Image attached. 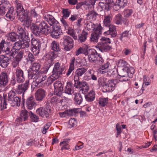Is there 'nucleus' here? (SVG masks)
Wrapping results in <instances>:
<instances>
[{
	"instance_id": "14",
	"label": "nucleus",
	"mask_w": 157,
	"mask_h": 157,
	"mask_svg": "<svg viewBox=\"0 0 157 157\" xmlns=\"http://www.w3.org/2000/svg\"><path fill=\"white\" fill-rule=\"evenodd\" d=\"M46 92L42 88L38 89L35 93L36 99L37 101H41L46 95Z\"/></svg>"
},
{
	"instance_id": "18",
	"label": "nucleus",
	"mask_w": 157,
	"mask_h": 157,
	"mask_svg": "<svg viewBox=\"0 0 157 157\" xmlns=\"http://www.w3.org/2000/svg\"><path fill=\"white\" fill-rule=\"evenodd\" d=\"M21 98L16 96L10 100H8L7 102V105H11L12 106H19L20 105L21 101Z\"/></svg>"
},
{
	"instance_id": "17",
	"label": "nucleus",
	"mask_w": 157,
	"mask_h": 157,
	"mask_svg": "<svg viewBox=\"0 0 157 157\" xmlns=\"http://www.w3.org/2000/svg\"><path fill=\"white\" fill-rule=\"evenodd\" d=\"M8 76L6 72H3L0 74V85L6 86L8 82Z\"/></svg>"
},
{
	"instance_id": "43",
	"label": "nucleus",
	"mask_w": 157,
	"mask_h": 157,
	"mask_svg": "<svg viewBox=\"0 0 157 157\" xmlns=\"http://www.w3.org/2000/svg\"><path fill=\"white\" fill-rule=\"evenodd\" d=\"M75 100L76 103L78 105L80 104L82 101V97L79 93H76L74 98Z\"/></svg>"
},
{
	"instance_id": "32",
	"label": "nucleus",
	"mask_w": 157,
	"mask_h": 157,
	"mask_svg": "<svg viewBox=\"0 0 157 157\" xmlns=\"http://www.w3.org/2000/svg\"><path fill=\"white\" fill-rule=\"evenodd\" d=\"M95 98V92L94 90H91L88 94L85 95L86 100L88 102L93 101Z\"/></svg>"
},
{
	"instance_id": "31",
	"label": "nucleus",
	"mask_w": 157,
	"mask_h": 157,
	"mask_svg": "<svg viewBox=\"0 0 157 157\" xmlns=\"http://www.w3.org/2000/svg\"><path fill=\"white\" fill-rule=\"evenodd\" d=\"M88 33L83 30L81 34L78 36V41L79 42L82 43L84 42L86 40Z\"/></svg>"
},
{
	"instance_id": "59",
	"label": "nucleus",
	"mask_w": 157,
	"mask_h": 157,
	"mask_svg": "<svg viewBox=\"0 0 157 157\" xmlns=\"http://www.w3.org/2000/svg\"><path fill=\"white\" fill-rule=\"evenodd\" d=\"M29 115L30 116V118L33 121L36 122L37 121L38 118L36 115L34 114L31 112H29Z\"/></svg>"
},
{
	"instance_id": "23",
	"label": "nucleus",
	"mask_w": 157,
	"mask_h": 157,
	"mask_svg": "<svg viewBox=\"0 0 157 157\" xmlns=\"http://www.w3.org/2000/svg\"><path fill=\"white\" fill-rule=\"evenodd\" d=\"M15 16L16 11L13 7L12 6L9 7L6 15V17L9 19L13 21L14 19Z\"/></svg>"
},
{
	"instance_id": "19",
	"label": "nucleus",
	"mask_w": 157,
	"mask_h": 157,
	"mask_svg": "<svg viewBox=\"0 0 157 157\" xmlns=\"http://www.w3.org/2000/svg\"><path fill=\"white\" fill-rule=\"evenodd\" d=\"M23 51H20L14 58L12 62V66L13 67H16L18 65L19 61L23 57Z\"/></svg>"
},
{
	"instance_id": "6",
	"label": "nucleus",
	"mask_w": 157,
	"mask_h": 157,
	"mask_svg": "<svg viewBox=\"0 0 157 157\" xmlns=\"http://www.w3.org/2000/svg\"><path fill=\"white\" fill-rule=\"evenodd\" d=\"M29 12H26L21 16L17 17L19 20L21 22L24 21L23 24L27 27H29L33 19L29 15Z\"/></svg>"
},
{
	"instance_id": "28",
	"label": "nucleus",
	"mask_w": 157,
	"mask_h": 157,
	"mask_svg": "<svg viewBox=\"0 0 157 157\" xmlns=\"http://www.w3.org/2000/svg\"><path fill=\"white\" fill-rule=\"evenodd\" d=\"M117 83V80L116 79H112L109 80L105 84V87L106 88H108V90H112L115 86Z\"/></svg>"
},
{
	"instance_id": "58",
	"label": "nucleus",
	"mask_w": 157,
	"mask_h": 157,
	"mask_svg": "<svg viewBox=\"0 0 157 157\" xmlns=\"http://www.w3.org/2000/svg\"><path fill=\"white\" fill-rule=\"evenodd\" d=\"M77 110L78 109H71L69 110H66L67 112V116H71L75 114L76 113H78Z\"/></svg>"
},
{
	"instance_id": "26",
	"label": "nucleus",
	"mask_w": 157,
	"mask_h": 157,
	"mask_svg": "<svg viewBox=\"0 0 157 157\" xmlns=\"http://www.w3.org/2000/svg\"><path fill=\"white\" fill-rule=\"evenodd\" d=\"M74 79L75 82L74 86L76 88H81L82 87L87 85V82L84 81H79V77L74 76Z\"/></svg>"
},
{
	"instance_id": "11",
	"label": "nucleus",
	"mask_w": 157,
	"mask_h": 157,
	"mask_svg": "<svg viewBox=\"0 0 157 157\" xmlns=\"http://www.w3.org/2000/svg\"><path fill=\"white\" fill-rule=\"evenodd\" d=\"M52 31H51V36L54 38L57 39L62 33V30L58 24L52 26Z\"/></svg>"
},
{
	"instance_id": "63",
	"label": "nucleus",
	"mask_w": 157,
	"mask_h": 157,
	"mask_svg": "<svg viewBox=\"0 0 157 157\" xmlns=\"http://www.w3.org/2000/svg\"><path fill=\"white\" fill-rule=\"evenodd\" d=\"M59 102L58 98L56 96H54L52 98L51 102L55 104H56Z\"/></svg>"
},
{
	"instance_id": "16",
	"label": "nucleus",
	"mask_w": 157,
	"mask_h": 157,
	"mask_svg": "<svg viewBox=\"0 0 157 157\" xmlns=\"http://www.w3.org/2000/svg\"><path fill=\"white\" fill-rule=\"evenodd\" d=\"M40 65L38 63H33L32 64L30 69L31 71L29 72L28 76H30V75H34L36 73H38V71L40 69Z\"/></svg>"
},
{
	"instance_id": "1",
	"label": "nucleus",
	"mask_w": 157,
	"mask_h": 157,
	"mask_svg": "<svg viewBox=\"0 0 157 157\" xmlns=\"http://www.w3.org/2000/svg\"><path fill=\"white\" fill-rule=\"evenodd\" d=\"M35 24L32 25V29L33 34L36 36H40L43 33H48L51 32L50 27L44 21L39 22V21H33Z\"/></svg>"
},
{
	"instance_id": "48",
	"label": "nucleus",
	"mask_w": 157,
	"mask_h": 157,
	"mask_svg": "<svg viewBox=\"0 0 157 157\" xmlns=\"http://www.w3.org/2000/svg\"><path fill=\"white\" fill-rule=\"evenodd\" d=\"M86 28L87 30L89 31L93 30L94 31L95 30V25L93 23L89 22L86 23Z\"/></svg>"
},
{
	"instance_id": "27",
	"label": "nucleus",
	"mask_w": 157,
	"mask_h": 157,
	"mask_svg": "<svg viewBox=\"0 0 157 157\" xmlns=\"http://www.w3.org/2000/svg\"><path fill=\"white\" fill-rule=\"evenodd\" d=\"M16 7L17 9L16 12L17 13V17L20 16H21V17H22V15H23V14L25 13L26 12H28L27 10H25L21 3H17Z\"/></svg>"
},
{
	"instance_id": "40",
	"label": "nucleus",
	"mask_w": 157,
	"mask_h": 157,
	"mask_svg": "<svg viewBox=\"0 0 157 157\" xmlns=\"http://www.w3.org/2000/svg\"><path fill=\"white\" fill-rule=\"evenodd\" d=\"M30 39H28L24 40H23L21 41V47L22 48H28L30 46Z\"/></svg>"
},
{
	"instance_id": "57",
	"label": "nucleus",
	"mask_w": 157,
	"mask_h": 157,
	"mask_svg": "<svg viewBox=\"0 0 157 157\" xmlns=\"http://www.w3.org/2000/svg\"><path fill=\"white\" fill-rule=\"evenodd\" d=\"M76 123V121L75 118H71L68 122V127L71 128L74 126Z\"/></svg>"
},
{
	"instance_id": "45",
	"label": "nucleus",
	"mask_w": 157,
	"mask_h": 157,
	"mask_svg": "<svg viewBox=\"0 0 157 157\" xmlns=\"http://www.w3.org/2000/svg\"><path fill=\"white\" fill-rule=\"evenodd\" d=\"M129 72L128 67H125L124 68H122V70L120 71L119 75L120 77H122L124 75H126V76H127V75H128V73Z\"/></svg>"
},
{
	"instance_id": "39",
	"label": "nucleus",
	"mask_w": 157,
	"mask_h": 157,
	"mask_svg": "<svg viewBox=\"0 0 157 157\" xmlns=\"http://www.w3.org/2000/svg\"><path fill=\"white\" fill-rule=\"evenodd\" d=\"M63 70L64 69L60 66V64L57 62L55 63L53 71L54 72H58L59 73H62Z\"/></svg>"
},
{
	"instance_id": "55",
	"label": "nucleus",
	"mask_w": 157,
	"mask_h": 157,
	"mask_svg": "<svg viewBox=\"0 0 157 157\" xmlns=\"http://www.w3.org/2000/svg\"><path fill=\"white\" fill-rule=\"evenodd\" d=\"M47 62L48 63H50L47 66L45 67L44 68V71H42L43 72L42 73H44L45 74L48 72L50 67L52 65V63L53 62V60L52 59H49L48 60Z\"/></svg>"
},
{
	"instance_id": "21",
	"label": "nucleus",
	"mask_w": 157,
	"mask_h": 157,
	"mask_svg": "<svg viewBox=\"0 0 157 157\" xmlns=\"http://www.w3.org/2000/svg\"><path fill=\"white\" fill-rule=\"evenodd\" d=\"M10 63L8 57L4 55H0V65L3 68L6 67Z\"/></svg>"
},
{
	"instance_id": "60",
	"label": "nucleus",
	"mask_w": 157,
	"mask_h": 157,
	"mask_svg": "<svg viewBox=\"0 0 157 157\" xmlns=\"http://www.w3.org/2000/svg\"><path fill=\"white\" fill-rule=\"evenodd\" d=\"M15 96V94L13 90L10 91L8 94V100H10L14 98Z\"/></svg>"
},
{
	"instance_id": "46",
	"label": "nucleus",
	"mask_w": 157,
	"mask_h": 157,
	"mask_svg": "<svg viewBox=\"0 0 157 157\" xmlns=\"http://www.w3.org/2000/svg\"><path fill=\"white\" fill-rule=\"evenodd\" d=\"M116 2L120 8H123L127 5V0H117Z\"/></svg>"
},
{
	"instance_id": "38",
	"label": "nucleus",
	"mask_w": 157,
	"mask_h": 157,
	"mask_svg": "<svg viewBox=\"0 0 157 157\" xmlns=\"http://www.w3.org/2000/svg\"><path fill=\"white\" fill-rule=\"evenodd\" d=\"M98 103L100 106L103 107L106 105L108 103V98L101 97L99 98Z\"/></svg>"
},
{
	"instance_id": "29",
	"label": "nucleus",
	"mask_w": 157,
	"mask_h": 157,
	"mask_svg": "<svg viewBox=\"0 0 157 157\" xmlns=\"http://www.w3.org/2000/svg\"><path fill=\"white\" fill-rule=\"evenodd\" d=\"M73 86L70 82H68L64 88L65 93L69 95H71L74 92Z\"/></svg>"
},
{
	"instance_id": "12",
	"label": "nucleus",
	"mask_w": 157,
	"mask_h": 157,
	"mask_svg": "<svg viewBox=\"0 0 157 157\" xmlns=\"http://www.w3.org/2000/svg\"><path fill=\"white\" fill-rule=\"evenodd\" d=\"M55 94L57 96H60L63 91V87L62 84L59 81L55 82L54 84Z\"/></svg>"
},
{
	"instance_id": "53",
	"label": "nucleus",
	"mask_w": 157,
	"mask_h": 157,
	"mask_svg": "<svg viewBox=\"0 0 157 157\" xmlns=\"http://www.w3.org/2000/svg\"><path fill=\"white\" fill-rule=\"evenodd\" d=\"M30 14L32 17L31 18L33 17L34 21H38V19L40 18V16H39L35 10H32L31 11Z\"/></svg>"
},
{
	"instance_id": "3",
	"label": "nucleus",
	"mask_w": 157,
	"mask_h": 157,
	"mask_svg": "<svg viewBox=\"0 0 157 157\" xmlns=\"http://www.w3.org/2000/svg\"><path fill=\"white\" fill-rule=\"evenodd\" d=\"M101 41L99 42L95 47L101 52H107L112 49L111 46L108 44V43H110L111 42L109 39L103 37L101 39Z\"/></svg>"
},
{
	"instance_id": "44",
	"label": "nucleus",
	"mask_w": 157,
	"mask_h": 157,
	"mask_svg": "<svg viewBox=\"0 0 157 157\" xmlns=\"http://www.w3.org/2000/svg\"><path fill=\"white\" fill-rule=\"evenodd\" d=\"M112 20V18L110 15H107L105 16L104 19L103 21L104 25L107 27V26L110 25V22Z\"/></svg>"
},
{
	"instance_id": "37",
	"label": "nucleus",
	"mask_w": 157,
	"mask_h": 157,
	"mask_svg": "<svg viewBox=\"0 0 157 157\" xmlns=\"http://www.w3.org/2000/svg\"><path fill=\"white\" fill-rule=\"evenodd\" d=\"M87 71V69L84 67L77 69L75 71L76 75L74 76L79 77L81 76Z\"/></svg>"
},
{
	"instance_id": "47",
	"label": "nucleus",
	"mask_w": 157,
	"mask_h": 157,
	"mask_svg": "<svg viewBox=\"0 0 157 157\" xmlns=\"http://www.w3.org/2000/svg\"><path fill=\"white\" fill-rule=\"evenodd\" d=\"M122 20V16L120 13L117 14L114 19V22L117 25L121 24Z\"/></svg>"
},
{
	"instance_id": "7",
	"label": "nucleus",
	"mask_w": 157,
	"mask_h": 157,
	"mask_svg": "<svg viewBox=\"0 0 157 157\" xmlns=\"http://www.w3.org/2000/svg\"><path fill=\"white\" fill-rule=\"evenodd\" d=\"M102 29L100 25H99L97 26L94 32L91 34L90 38V41L95 43L98 42L99 36L102 33Z\"/></svg>"
},
{
	"instance_id": "49",
	"label": "nucleus",
	"mask_w": 157,
	"mask_h": 157,
	"mask_svg": "<svg viewBox=\"0 0 157 157\" xmlns=\"http://www.w3.org/2000/svg\"><path fill=\"white\" fill-rule=\"evenodd\" d=\"M21 46V41L19 40V41H17L14 43L13 45L11 46L15 50V51H16V50H18L22 48Z\"/></svg>"
},
{
	"instance_id": "15",
	"label": "nucleus",
	"mask_w": 157,
	"mask_h": 157,
	"mask_svg": "<svg viewBox=\"0 0 157 157\" xmlns=\"http://www.w3.org/2000/svg\"><path fill=\"white\" fill-rule=\"evenodd\" d=\"M15 75L16 81L18 83L23 82L25 80L23 71L20 68L16 69Z\"/></svg>"
},
{
	"instance_id": "36",
	"label": "nucleus",
	"mask_w": 157,
	"mask_h": 157,
	"mask_svg": "<svg viewBox=\"0 0 157 157\" xmlns=\"http://www.w3.org/2000/svg\"><path fill=\"white\" fill-rule=\"evenodd\" d=\"M7 39L11 41L15 42L17 41L18 39V35L15 32H11L8 35Z\"/></svg>"
},
{
	"instance_id": "51",
	"label": "nucleus",
	"mask_w": 157,
	"mask_h": 157,
	"mask_svg": "<svg viewBox=\"0 0 157 157\" xmlns=\"http://www.w3.org/2000/svg\"><path fill=\"white\" fill-rule=\"evenodd\" d=\"M129 35L130 36L131 35V34L129 33V31H125L120 34L119 37V39L121 40L122 41L123 38L125 37H128Z\"/></svg>"
},
{
	"instance_id": "62",
	"label": "nucleus",
	"mask_w": 157,
	"mask_h": 157,
	"mask_svg": "<svg viewBox=\"0 0 157 157\" xmlns=\"http://www.w3.org/2000/svg\"><path fill=\"white\" fill-rule=\"evenodd\" d=\"M133 11L132 10H126L124 12V16L126 17H129L132 13Z\"/></svg>"
},
{
	"instance_id": "41",
	"label": "nucleus",
	"mask_w": 157,
	"mask_h": 157,
	"mask_svg": "<svg viewBox=\"0 0 157 157\" xmlns=\"http://www.w3.org/2000/svg\"><path fill=\"white\" fill-rule=\"evenodd\" d=\"M97 15V13L94 11L93 10L89 11L86 15V16L89 17L90 19L95 20L96 19Z\"/></svg>"
},
{
	"instance_id": "24",
	"label": "nucleus",
	"mask_w": 157,
	"mask_h": 157,
	"mask_svg": "<svg viewBox=\"0 0 157 157\" xmlns=\"http://www.w3.org/2000/svg\"><path fill=\"white\" fill-rule=\"evenodd\" d=\"M44 18L45 20L48 22L51 25L53 26L56 25V24L58 22L55 19L54 17L51 15L46 14L44 15Z\"/></svg>"
},
{
	"instance_id": "52",
	"label": "nucleus",
	"mask_w": 157,
	"mask_h": 157,
	"mask_svg": "<svg viewBox=\"0 0 157 157\" xmlns=\"http://www.w3.org/2000/svg\"><path fill=\"white\" fill-rule=\"evenodd\" d=\"M127 64V62L122 59H120L117 63V65L118 67L124 68Z\"/></svg>"
},
{
	"instance_id": "56",
	"label": "nucleus",
	"mask_w": 157,
	"mask_h": 157,
	"mask_svg": "<svg viewBox=\"0 0 157 157\" xmlns=\"http://www.w3.org/2000/svg\"><path fill=\"white\" fill-rule=\"evenodd\" d=\"M89 90V86L88 84L87 83L86 86L82 87L80 89V92H81L83 94H86Z\"/></svg>"
},
{
	"instance_id": "34",
	"label": "nucleus",
	"mask_w": 157,
	"mask_h": 157,
	"mask_svg": "<svg viewBox=\"0 0 157 157\" xmlns=\"http://www.w3.org/2000/svg\"><path fill=\"white\" fill-rule=\"evenodd\" d=\"M75 61V57H72L71 60L70 64L69 65V69L66 73V75L68 76L72 73L75 69L74 63Z\"/></svg>"
},
{
	"instance_id": "33",
	"label": "nucleus",
	"mask_w": 157,
	"mask_h": 157,
	"mask_svg": "<svg viewBox=\"0 0 157 157\" xmlns=\"http://www.w3.org/2000/svg\"><path fill=\"white\" fill-rule=\"evenodd\" d=\"M89 48L88 46L86 45L83 46L82 48L80 47L76 52L75 55L78 56L80 54L83 53L86 55Z\"/></svg>"
},
{
	"instance_id": "50",
	"label": "nucleus",
	"mask_w": 157,
	"mask_h": 157,
	"mask_svg": "<svg viewBox=\"0 0 157 157\" xmlns=\"http://www.w3.org/2000/svg\"><path fill=\"white\" fill-rule=\"evenodd\" d=\"M68 33L72 36L75 40L77 39V36L75 35V32L73 29L69 28Z\"/></svg>"
},
{
	"instance_id": "20",
	"label": "nucleus",
	"mask_w": 157,
	"mask_h": 157,
	"mask_svg": "<svg viewBox=\"0 0 157 157\" xmlns=\"http://www.w3.org/2000/svg\"><path fill=\"white\" fill-rule=\"evenodd\" d=\"M26 104L27 109H33L36 105L35 101L33 97H29L27 99Z\"/></svg>"
},
{
	"instance_id": "10",
	"label": "nucleus",
	"mask_w": 157,
	"mask_h": 157,
	"mask_svg": "<svg viewBox=\"0 0 157 157\" xmlns=\"http://www.w3.org/2000/svg\"><path fill=\"white\" fill-rule=\"evenodd\" d=\"M63 44L64 49L66 51H69L73 48V40L70 37L65 36L63 38Z\"/></svg>"
},
{
	"instance_id": "25",
	"label": "nucleus",
	"mask_w": 157,
	"mask_h": 157,
	"mask_svg": "<svg viewBox=\"0 0 157 157\" xmlns=\"http://www.w3.org/2000/svg\"><path fill=\"white\" fill-rule=\"evenodd\" d=\"M36 113L37 114L42 117H49L50 113L47 111L45 108L40 107L36 110Z\"/></svg>"
},
{
	"instance_id": "35",
	"label": "nucleus",
	"mask_w": 157,
	"mask_h": 157,
	"mask_svg": "<svg viewBox=\"0 0 157 157\" xmlns=\"http://www.w3.org/2000/svg\"><path fill=\"white\" fill-rule=\"evenodd\" d=\"M51 47L52 50L55 52H58L60 50L59 44L55 41L52 42L51 44Z\"/></svg>"
},
{
	"instance_id": "4",
	"label": "nucleus",
	"mask_w": 157,
	"mask_h": 157,
	"mask_svg": "<svg viewBox=\"0 0 157 157\" xmlns=\"http://www.w3.org/2000/svg\"><path fill=\"white\" fill-rule=\"evenodd\" d=\"M47 76L44 73L41 72L37 73L34 75H30L29 77V79H35L33 81V83L35 86H37L38 85L45 81L47 78Z\"/></svg>"
},
{
	"instance_id": "42",
	"label": "nucleus",
	"mask_w": 157,
	"mask_h": 157,
	"mask_svg": "<svg viewBox=\"0 0 157 157\" xmlns=\"http://www.w3.org/2000/svg\"><path fill=\"white\" fill-rule=\"evenodd\" d=\"M7 102L4 98L0 96V110H2L6 108Z\"/></svg>"
},
{
	"instance_id": "9",
	"label": "nucleus",
	"mask_w": 157,
	"mask_h": 157,
	"mask_svg": "<svg viewBox=\"0 0 157 157\" xmlns=\"http://www.w3.org/2000/svg\"><path fill=\"white\" fill-rule=\"evenodd\" d=\"M17 32L18 34V39L20 41L29 38L28 33L25 29L19 26H17Z\"/></svg>"
},
{
	"instance_id": "2",
	"label": "nucleus",
	"mask_w": 157,
	"mask_h": 157,
	"mask_svg": "<svg viewBox=\"0 0 157 157\" xmlns=\"http://www.w3.org/2000/svg\"><path fill=\"white\" fill-rule=\"evenodd\" d=\"M97 54L96 51L93 49L89 48L87 52L90 62L95 64H101L104 62V60Z\"/></svg>"
},
{
	"instance_id": "54",
	"label": "nucleus",
	"mask_w": 157,
	"mask_h": 157,
	"mask_svg": "<svg viewBox=\"0 0 157 157\" xmlns=\"http://www.w3.org/2000/svg\"><path fill=\"white\" fill-rule=\"evenodd\" d=\"M99 6H100L101 8L104 10H105L106 11H108L109 10V8L111 7L110 6L105 4H104L103 2H100L99 3Z\"/></svg>"
},
{
	"instance_id": "5",
	"label": "nucleus",
	"mask_w": 157,
	"mask_h": 157,
	"mask_svg": "<svg viewBox=\"0 0 157 157\" xmlns=\"http://www.w3.org/2000/svg\"><path fill=\"white\" fill-rule=\"evenodd\" d=\"M5 43L6 44V42L4 40H2L0 43L1 44V45H2L1 52L3 51L5 54L9 56H13L16 54L17 51H15V50L10 46L5 47L4 46Z\"/></svg>"
},
{
	"instance_id": "22",
	"label": "nucleus",
	"mask_w": 157,
	"mask_h": 157,
	"mask_svg": "<svg viewBox=\"0 0 157 157\" xmlns=\"http://www.w3.org/2000/svg\"><path fill=\"white\" fill-rule=\"evenodd\" d=\"M107 26L109 27V30L107 31L104 32V34L105 35H111V36L113 37L116 36L117 35V32L116 31V27L115 26L110 25L109 26Z\"/></svg>"
},
{
	"instance_id": "64",
	"label": "nucleus",
	"mask_w": 157,
	"mask_h": 157,
	"mask_svg": "<svg viewBox=\"0 0 157 157\" xmlns=\"http://www.w3.org/2000/svg\"><path fill=\"white\" fill-rule=\"evenodd\" d=\"M51 125V123L50 122H48L44 126L43 128V130L42 131V132L44 134H45L47 132V130L49 128Z\"/></svg>"
},
{
	"instance_id": "61",
	"label": "nucleus",
	"mask_w": 157,
	"mask_h": 157,
	"mask_svg": "<svg viewBox=\"0 0 157 157\" xmlns=\"http://www.w3.org/2000/svg\"><path fill=\"white\" fill-rule=\"evenodd\" d=\"M28 58L29 61L31 63H33L35 61V58L34 56L31 53L29 52L28 54Z\"/></svg>"
},
{
	"instance_id": "30",
	"label": "nucleus",
	"mask_w": 157,
	"mask_h": 157,
	"mask_svg": "<svg viewBox=\"0 0 157 157\" xmlns=\"http://www.w3.org/2000/svg\"><path fill=\"white\" fill-rule=\"evenodd\" d=\"M29 113L25 109L22 110L21 111L20 113V121H26L29 117Z\"/></svg>"
},
{
	"instance_id": "13",
	"label": "nucleus",
	"mask_w": 157,
	"mask_h": 157,
	"mask_svg": "<svg viewBox=\"0 0 157 157\" xmlns=\"http://www.w3.org/2000/svg\"><path fill=\"white\" fill-rule=\"evenodd\" d=\"M29 84V81H26L25 83L19 85L16 89L17 94H22L23 96L24 93L28 88Z\"/></svg>"
},
{
	"instance_id": "8",
	"label": "nucleus",
	"mask_w": 157,
	"mask_h": 157,
	"mask_svg": "<svg viewBox=\"0 0 157 157\" xmlns=\"http://www.w3.org/2000/svg\"><path fill=\"white\" fill-rule=\"evenodd\" d=\"M31 43L32 50L34 54L36 55L39 53L41 47L40 43L35 39H32Z\"/></svg>"
}]
</instances>
